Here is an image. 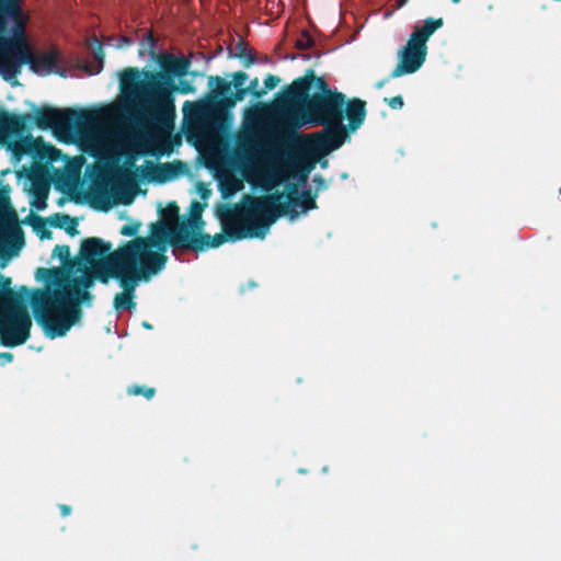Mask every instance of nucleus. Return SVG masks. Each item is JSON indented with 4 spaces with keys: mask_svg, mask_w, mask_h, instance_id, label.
Wrapping results in <instances>:
<instances>
[{
    "mask_svg": "<svg viewBox=\"0 0 561 561\" xmlns=\"http://www.w3.org/2000/svg\"><path fill=\"white\" fill-rule=\"evenodd\" d=\"M279 82L280 79L277 76L268 73L264 79V88L262 90H265L266 93L267 91L275 89Z\"/></svg>",
    "mask_w": 561,
    "mask_h": 561,
    "instance_id": "37",
    "label": "nucleus"
},
{
    "mask_svg": "<svg viewBox=\"0 0 561 561\" xmlns=\"http://www.w3.org/2000/svg\"><path fill=\"white\" fill-rule=\"evenodd\" d=\"M33 117L30 114L16 115L9 112L0 113V142L8 144L16 158L28 154L37 160L55 162L61 156V150L42 138H34L26 133V123Z\"/></svg>",
    "mask_w": 561,
    "mask_h": 561,
    "instance_id": "7",
    "label": "nucleus"
},
{
    "mask_svg": "<svg viewBox=\"0 0 561 561\" xmlns=\"http://www.w3.org/2000/svg\"><path fill=\"white\" fill-rule=\"evenodd\" d=\"M138 54L140 57H145L146 55H149L151 57L156 54V39L152 35V33H147L144 35L139 48Z\"/></svg>",
    "mask_w": 561,
    "mask_h": 561,
    "instance_id": "27",
    "label": "nucleus"
},
{
    "mask_svg": "<svg viewBox=\"0 0 561 561\" xmlns=\"http://www.w3.org/2000/svg\"><path fill=\"white\" fill-rule=\"evenodd\" d=\"M427 55V46L409 37L407 45L399 51V62L390 73V78L416 72L424 64Z\"/></svg>",
    "mask_w": 561,
    "mask_h": 561,
    "instance_id": "15",
    "label": "nucleus"
},
{
    "mask_svg": "<svg viewBox=\"0 0 561 561\" xmlns=\"http://www.w3.org/2000/svg\"><path fill=\"white\" fill-rule=\"evenodd\" d=\"M208 85L211 89L210 98L213 99H220L221 101L231 96V82L226 81L219 76H210L208 78Z\"/></svg>",
    "mask_w": 561,
    "mask_h": 561,
    "instance_id": "23",
    "label": "nucleus"
},
{
    "mask_svg": "<svg viewBox=\"0 0 561 561\" xmlns=\"http://www.w3.org/2000/svg\"><path fill=\"white\" fill-rule=\"evenodd\" d=\"M407 2L408 0H398V7H403Z\"/></svg>",
    "mask_w": 561,
    "mask_h": 561,
    "instance_id": "45",
    "label": "nucleus"
},
{
    "mask_svg": "<svg viewBox=\"0 0 561 561\" xmlns=\"http://www.w3.org/2000/svg\"><path fill=\"white\" fill-rule=\"evenodd\" d=\"M140 227H141V222L140 221H131V222H129L127 225H124L121 228L119 233L122 236H125V237H134V238H136Z\"/></svg>",
    "mask_w": 561,
    "mask_h": 561,
    "instance_id": "35",
    "label": "nucleus"
},
{
    "mask_svg": "<svg viewBox=\"0 0 561 561\" xmlns=\"http://www.w3.org/2000/svg\"><path fill=\"white\" fill-rule=\"evenodd\" d=\"M196 91L195 87L184 78L153 87L151 89L129 95L139 108L145 123L150 125L161 137L168 141L162 142L158 149L159 154L169 153L173 145H180L178 136L172 137L171 133L175 119L174 93L188 94Z\"/></svg>",
    "mask_w": 561,
    "mask_h": 561,
    "instance_id": "5",
    "label": "nucleus"
},
{
    "mask_svg": "<svg viewBox=\"0 0 561 561\" xmlns=\"http://www.w3.org/2000/svg\"><path fill=\"white\" fill-rule=\"evenodd\" d=\"M386 82H387V80H382V81L378 82L376 87L378 89H380V88H382L385 85Z\"/></svg>",
    "mask_w": 561,
    "mask_h": 561,
    "instance_id": "46",
    "label": "nucleus"
},
{
    "mask_svg": "<svg viewBox=\"0 0 561 561\" xmlns=\"http://www.w3.org/2000/svg\"><path fill=\"white\" fill-rule=\"evenodd\" d=\"M229 55L241 60L245 68H249L256 61L255 53L249 48L248 43L242 38H240L233 46L229 47Z\"/></svg>",
    "mask_w": 561,
    "mask_h": 561,
    "instance_id": "21",
    "label": "nucleus"
},
{
    "mask_svg": "<svg viewBox=\"0 0 561 561\" xmlns=\"http://www.w3.org/2000/svg\"><path fill=\"white\" fill-rule=\"evenodd\" d=\"M187 237L181 230L179 221L174 224L157 221L151 225L149 237H136L122 243L117 250L123 259L159 274L168 261L164 254L167 243L173 248L174 254L178 250L195 252V249H201L199 241Z\"/></svg>",
    "mask_w": 561,
    "mask_h": 561,
    "instance_id": "4",
    "label": "nucleus"
},
{
    "mask_svg": "<svg viewBox=\"0 0 561 561\" xmlns=\"http://www.w3.org/2000/svg\"><path fill=\"white\" fill-rule=\"evenodd\" d=\"M334 92L337 90L331 89L324 78L317 77L313 69H307L302 77L296 78L284 88L278 99V106L295 107L311 95H328Z\"/></svg>",
    "mask_w": 561,
    "mask_h": 561,
    "instance_id": "13",
    "label": "nucleus"
},
{
    "mask_svg": "<svg viewBox=\"0 0 561 561\" xmlns=\"http://www.w3.org/2000/svg\"><path fill=\"white\" fill-rule=\"evenodd\" d=\"M31 182H32V194L34 195L35 199H38V202H42L43 205H45V202H46V199L48 197V193H49L48 183L39 176L31 178Z\"/></svg>",
    "mask_w": 561,
    "mask_h": 561,
    "instance_id": "26",
    "label": "nucleus"
},
{
    "mask_svg": "<svg viewBox=\"0 0 561 561\" xmlns=\"http://www.w3.org/2000/svg\"><path fill=\"white\" fill-rule=\"evenodd\" d=\"M287 124L293 128L304 125L319 126L340 124L346 118L350 131L357 130L366 118V102L353 98L347 100L340 91L328 95H311L295 107H280Z\"/></svg>",
    "mask_w": 561,
    "mask_h": 561,
    "instance_id": "3",
    "label": "nucleus"
},
{
    "mask_svg": "<svg viewBox=\"0 0 561 561\" xmlns=\"http://www.w3.org/2000/svg\"><path fill=\"white\" fill-rule=\"evenodd\" d=\"M71 220V217L69 215H66V214H54L51 215L47 221L50 224V226L55 227V228H64L66 224H68V221Z\"/></svg>",
    "mask_w": 561,
    "mask_h": 561,
    "instance_id": "34",
    "label": "nucleus"
},
{
    "mask_svg": "<svg viewBox=\"0 0 561 561\" xmlns=\"http://www.w3.org/2000/svg\"><path fill=\"white\" fill-rule=\"evenodd\" d=\"M93 195L100 203L106 206H110L112 204V194L108 190L107 183L95 185V187L93 188Z\"/></svg>",
    "mask_w": 561,
    "mask_h": 561,
    "instance_id": "28",
    "label": "nucleus"
},
{
    "mask_svg": "<svg viewBox=\"0 0 561 561\" xmlns=\"http://www.w3.org/2000/svg\"><path fill=\"white\" fill-rule=\"evenodd\" d=\"M322 126V130L309 135L306 139H297L294 134L288 139L290 147L300 152L299 156L289 160L293 168L302 167L300 182L307 181V175L314 168L316 162L341 148L348 137V125L345 126L343 122Z\"/></svg>",
    "mask_w": 561,
    "mask_h": 561,
    "instance_id": "8",
    "label": "nucleus"
},
{
    "mask_svg": "<svg viewBox=\"0 0 561 561\" xmlns=\"http://www.w3.org/2000/svg\"><path fill=\"white\" fill-rule=\"evenodd\" d=\"M59 510H60V514L62 517H67L71 514L72 512V508L70 505H67V504H59L58 505Z\"/></svg>",
    "mask_w": 561,
    "mask_h": 561,
    "instance_id": "41",
    "label": "nucleus"
},
{
    "mask_svg": "<svg viewBox=\"0 0 561 561\" xmlns=\"http://www.w3.org/2000/svg\"><path fill=\"white\" fill-rule=\"evenodd\" d=\"M444 20L442 18L434 19L427 18L424 21L423 26L415 25L413 32L410 36L414 38V41H419L420 43L426 45L430 37L443 26Z\"/></svg>",
    "mask_w": 561,
    "mask_h": 561,
    "instance_id": "20",
    "label": "nucleus"
},
{
    "mask_svg": "<svg viewBox=\"0 0 561 561\" xmlns=\"http://www.w3.org/2000/svg\"><path fill=\"white\" fill-rule=\"evenodd\" d=\"M313 182L314 193L311 188L299 193L298 185L290 183L286 186V193L248 196L241 205L229 211L224 222L226 233L232 239H263L279 217L287 216L295 220L299 215L318 208V192L325 190L328 184L322 175H314Z\"/></svg>",
    "mask_w": 561,
    "mask_h": 561,
    "instance_id": "1",
    "label": "nucleus"
},
{
    "mask_svg": "<svg viewBox=\"0 0 561 561\" xmlns=\"http://www.w3.org/2000/svg\"><path fill=\"white\" fill-rule=\"evenodd\" d=\"M25 222L32 226L33 230L36 232L41 240L51 239L53 233L47 227L48 221L42 218L41 216L30 214L25 218Z\"/></svg>",
    "mask_w": 561,
    "mask_h": 561,
    "instance_id": "25",
    "label": "nucleus"
},
{
    "mask_svg": "<svg viewBox=\"0 0 561 561\" xmlns=\"http://www.w3.org/2000/svg\"><path fill=\"white\" fill-rule=\"evenodd\" d=\"M142 327L146 329H152V325L146 321L142 323Z\"/></svg>",
    "mask_w": 561,
    "mask_h": 561,
    "instance_id": "47",
    "label": "nucleus"
},
{
    "mask_svg": "<svg viewBox=\"0 0 561 561\" xmlns=\"http://www.w3.org/2000/svg\"><path fill=\"white\" fill-rule=\"evenodd\" d=\"M181 165V162L158 164L153 168L151 180L158 183L170 181L179 174Z\"/></svg>",
    "mask_w": 561,
    "mask_h": 561,
    "instance_id": "22",
    "label": "nucleus"
},
{
    "mask_svg": "<svg viewBox=\"0 0 561 561\" xmlns=\"http://www.w3.org/2000/svg\"><path fill=\"white\" fill-rule=\"evenodd\" d=\"M180 207L176 202H170L165 208L160 209V215L170 224H174L179 220Z\"/></svg>",
    "mask_w": 561,
    "mask_h": 561,
    "instance_id": "29",
    "label": "nucleus"
},
{
    "mask_svg": "<svg viewBox=\"0 0 561 561\" xmlns=\"http://www.w3.org/2000/svg\"><path fill=\"white\" fill-rule=\"evenodd\" d=\"M69 226H67L65 228L66 232L69 234V236H75L78 233V230H77V226H78V220L76 218H72L71 217V220L68 221Z\"/></svg>",
    "mask_w": 561,
    "mask_h": 561,
    "instance_id": "39",
    "label": "nucleus"
},
{
    "mask_svg": "<svg viewBox=\"0 0 561 561\" xmlns=\"http://www.w3.org/2000/svg\"><path fill=\"white\" fill-rule=\"evenodd\" d=\"M53 254L55 256H58L64 265L72 266L75 263L71 259L70 247L67 244H57L54 248Z\"/></svg>",
    "mask_w": 561,
    "mask_h": 561,
    "instance_id": "30",
    "label": "nucleus"
},
{
    "mask_svg": "<svg viewBox=\"0 0 561 561\" xmlns=\"http://www.w3.org/2000/svg\"><path fill=\"white\" fill-rule=\"evenodd\" d=\"M16 55L20 61L27 65L30 69L42 77L57 75L66 78L68 70L64 66V59L60 50L51 46L47 50H33L28 44L22 39V45H18Z\"/></svg>",
    "mask_w": 561,
    "mask_h": 561,
    "instance_id": "14",
    "label": "nucleus"
},
{
    "mask_svg": "<svg viewBox=\"0 0 561 561\" xmlns=\"http://www.w3.org/2000/svg\"><path fill=\"white\" fill-rule=\"evenodd\" d=\"M0 13L15 16L20 13L16 0H0Z\"/></svg>",
    "mask_w": 561,
    "mask_h": 561,
    "instance_id": "32",
    "label": "nucleus"
},
{
    "mask_svg": "<svg viewBox=\"0 0 561 561\" xmlns=\"http://www.w3.org/2000/svg\"><path fill=\"white\" fill-rule=\"evenodd\" d=\"M205 204L199 203L196 199H193L190 205V218L179 221L181 230L187 234L188 239H196L199 241L201 249H195V252H203L208 249L218 248L221 244H224L228 239L232 240L226 231L225 226L222 225V232L216 233L214 237L209 236L208 233H205L204 226L205 222L203 220V211L205 208ZM232 208H228L227 213L221 216V222L224 224L226 218L229 215V211L232 210ZM238 239H233V241H237Z\"/></svg>",
    "mask_w": 561,
    "mask_h": 561,
    "instance_id": "12",
    "label": "nucleus"
},
{
    "mask_svg": "<svg viewBox=\"0 0 561 561\" xmlns=\"http://www.w3.org/2000/svg\"><path fill=\"white\" fill-rule=\"evenodd\" d=\"M127 393L129 396H144L147 400H150L156 394V389L153 387L133 385L127 388Z\"/></svg>",
    "mask_w": 561,
    "mask_h": 561,
    "instance_id": "31",
    "label": "nucleus"
},
{
    "mask_svg": "<svg viewBox=\"0 0 561 561\" xmlns=\"http://www.w3.org/2000/svg\"><path fill=\"white\" fill-rule=\"evenodd\" d=\"M18 45H22V39H10L0 47V73L5 80L15 78L20 72V61Z\"/></svg>",
    "mask_w": 561,
    "mask_h": 561,
    "instance_id": "17",
    "label": "nucleus"
},
{
    "mask_svg": "<svg viewBox=\"0 0 561 561\" xmlns=\"http://www.w3.org/2000/svg\"><path fill=\"white\" fill-rule=\"evenodd\" d=\"M454 3H458L460 0H451Z\"/></svg>",
    "mask_w": 561,
    "mask_h": 561,
    "instance_id": "52",
    "label": "nucleus"
},
{
    "mask_svg": "<svg viewBox=\"0 0 561 561\" xmlns=\"http://www.w3.org/2000/svg\"><path fill=\"white\" fill-rule=\"evenodd\" d=\"M10 277L0 275V343L7 347L24 344L31 335L32 320L26 297L11 288Z\"/></svg>",
    "mask_w": 561,
    "mask_h": 561,
    "instance_id": "6",
    "label": "nucleus"
},
{
    "mask_svg": "<svg viewBox=\"0 0 561 561\" xmlns=\"http://www.w3.org/2000/svg\"><path fill=\"white\" fill-rule=\"evenodd\" d=\"M106 41H107V43L114 42V41H115V37L110 36V37H107V38H106Z\"/></svg>",
    "mask_w": 561,
    "mask_h": 561,
    "instance_id": "49",
    "label": "nucleus"
},
{
    "mask_svg": "<svg viewBox=\"0 0 561 561\" xmlns=\"http://www.w3.org/2000/svg\"><path fill=\"white\" fill-rule=\"evenodd\" d=\"M8 173H10V169H7V170L1 171L0 175H1V176H4V175H7Z\"/></svg>",
    "mask_w": 561,
    "mask_h": 561,
    "instance_id": "48",
    "label": "nucleus"
},
{
    "mask_svg": "<svg viewBox=\"0 0 561 561\" xmlns=\"http://www.w3.org/2000/svg\"><path fill=\"white\" fill-rule=\"evenodd\" d=\"M385 102L392 108V110H401L404 105L403 98L399 94L392 98H386Z\"/></svg>",
    "mask_w": 561,
    "mask_h": 561,
    "instance_id": "38",
    "label": "nucleus"
},
{
    "mask_svg": "<svg viewBox=\"0 0 561 561\" xmlns=\"http://www.w3.org/2000/svg\"><path fill=\"white\" fill-rule=\"evenodd\" d=\"M188 105H190V106H194V107H195V108H197V110H201V105H198V104H196V103H191V102H188V101H187V102H185L184 107H186V106H188Z\"/></svg>",
    "mask_w": 561,
    "mask_h": 561,
    "instance_id": "44",
    "label": "nucleus"
},
{
    "mask_svg": "<svg viewBox=\"0 0 561 561\" xmlns=\"http://www.w3.org/2000/svg\"><path fill=\"white\" fill-rule=\"evenodd\" d=\"M154 273L140 267L125 259L122 260L116 273L103 274L102 280L110 282L111 279L117 280L121 293H117L113 300L115 310H134L136 309V288L141 282H148Z\"/></svg>",
    "mask_w": 561,
    "mask_h": 561,
    "instance_id": "11",
    "label": "nucleus"
},
{
    "mask_svg": "<svg viewBox=\"0 0 561 561\" xmlns=\"http://www.w3.org/2000/svg\"><path fill=\"white\" fill-rule=\"evenodd\" d=\"M327 164H328V161H327V160H324V161L321 163V167H322V168H325V167H327Z\"/></svg>",
    "mask_w": 561,
    "mask_h": 561,
    "instance_id": "50",
    "label": "nucleus"
},
{
    "mask_svg": "<svg viewBox=\"0 0 561 561\" xmlns=\"http://www.w3.org/2000/svg\"><path fill=\"white\" fill-rule=\"evenodd\" d=\"M314 45V39L312 36L307 32L302 31L300 37L296 41V48L299 50H306L311 48Z\"/></svg>",
    "mask_w": 561,
    "mask_h": 561,
    "instance_id": "33",
    "label": "nucleus"
},
{
    "mask_svg": "<svg viewBox=\"0 0 561 561\" xmlns=\"http://www.w3.org/2000/svg\"><path fill=\"white\" fill-rule=\"evenodd\" d=\"M112 252L111 242H105L98 237H90L82 240L79 257L90 266H94Z\"/></svg>",
    "mask_w": 561,
    "mask_h": 561,
    "instance_id": "18",
    "label": "nucleus"
},
{
    "mask_svg": "<svg viewBox=\"0 0 561 561\" xmlns=\"http://www.w3.org/2000/svg\"><path fill=\"white\" fill-rule=\"evenodd\" d=\"M36 279L45 283V288L30 290L21 286V293L30 298L36 323L49 339L61 337L82 317L81 305L93 299L83 288H70V276L61 267H39Z\"/></svg>",
    "mask_w": 561,
    "mask_h": 561,
    "instance_id": "2",
    "label": "nucleus"
},
{
    "mask_svg": "<svg viewBox=\"0 0 561 561\" xmlns=\"http://www.w3.org/2000/svg\"><path fill=\"white\" fill-rule=\"evenodd\" d=\"M90 48L92 50L94 61L89 65H85L84 69L90 75H96V73L101 72V70L103 69L104 57H105L104 51H103V46H102V43L98 38L94 37L90 42Z\"/></svg>",
    "mask_w": 561,
    "mask_h": 561,
    "instance_id": "24",
    "label": "nucleus"
},
{
    "mask_svg": "<svg viewBox=\"0 0 561 561\" xmlns=\"http://www.w3.org/2000/svg\"><path fill=\"white\" fill-rule=\"evenodd\" d=\"M103 113L100 110L41 107L34 122L41 129H51L59 140L70 138L75 131L88 130L101 123Z\"/></svg>",
    "mask_w": 561,
    "mask_h": 561,
    "instance_id": "10",
    "label": "nucleus"
},
{
    "mask_svg": "<svg viewBox=\"0 0 561 561\" xmlns=\"http://www.w3.org/2000/svg\"><path fill=\"white\" fill-rule=\"evenodd\" d=\"M13 358H14V356L10 352H2V353H0V364L2 366L11 363L13 360Z\"/></svg>",
    "mask_w": 561,
    "mask_h": 561,
    "instance_id": "40",
    "label": "nucleus"
},
{
    "mask_svg": "<svg viewBox=\"0 0 561 561\" xmlns=\"http://www.w3.org/2000/svg\"><path fill=\"white\" fill-rule=\"evenodd\" d=\"M257 87H259V79L257 78L252 79L250 81L249 87L245 88V89H248V94L250 93L256 99L262 98L265 94V90H262V89L259 90Z\"/></svg>",
    "mask_w": 561,
    "mask_h": 561,
    "instance_id": "36",
    "label": "nucleus"
},
{
    "mask_svg": "<svg viewBox=\"0 0 561 561\" xmlns=\"http://www.w3.org/2000/svg\"><path fill=\"white\" fill-rule=\"evenodd\" d=\"M160 71L144 70L138 68H126L121 72L119 87L125 95L151 89L153 87L170 82L178 78H184L190 73L191 60L187 57H175L170 54L159 58Z\"/></svg>",
    "mask_w": 561,
    "mask_h": 561,
    "instance_id": "9",
    "label": "nucleus"
},
{
    "mask_svg": "<svg viewBox=\"0 0 561 561\" xmlns=\"http://www.w3.org/2000/svg\"><path fill=\"white\" fill-rule=\"evenodd\" d=\"M123 256L118 252V250H114L110 255L105 256L94 266H90V271H84L83 274L79 277L70 278V284L68 287L70 288H83L88 290L93 287L95 279H98L101 284H108V282L102 280L103 274H112L116 273Z\"/></svg>",
    "mask_w": 561,
    "mask_h": 561,
    "instance_id": "16",
    "label": "nucleus"
},
{
    "mask_svg": "<svg viewBox=\"0 0 561 561\" xmlns=\"http://www.w3.org/2000/svg\"><path fill=\"white\" fill-rule=\"evenodd\" d=\"M208 191L205 188L204 192L202 193V197H205Z\"/></svg>",
    "mask_w": 561,
    "mask_h": 561,
    "instance_id": "51",
    "label": "nucleus"
},
{
    "mask_svg": "<svg viewBox=\"0 0 561 561\" xmlns=\"http://www.w3.org/2000/svg\"><path fill=\"white\" fill-rule=\"evenodd\" d=\"M133 41L131 38L127 37V36H122L119 39H118V43L116 45L117 48H122L124 46H129L131 45Z\"/></svg>",
    "mask_w": 561,
    "mask_h": 561,
    "instance_id": "42",
    "label": "nucleus"
},
{
    "mask_svg": "<svg viewBox=\"0 0 561 561\" xmlns=\"http://www.w3.org/2000/svg\"><path fill=\"white\" fill-rule=\"evenodd\" d=\"M248 80V75L243 71H237L232 73V82L231 85L234 87L236 92L232 96L226 98L225 100H221L216 105L217 108L225 107L230 108L236 105L237 101H242L248 95V89H245L243 85L245 81Z\"/></svg>",
    "mask_w": 561,
    "mask_h": 561,
    "instance_id": "19",
    "label": "nucleus"
},
{
    "mask_svg": "<svg viewBox=\"0 0 561 561\" xmlns=\"http://www.w3.org/2000/svg\"><path fill=\"white\" fill-rule=\"evenodd\" d=\"M34 206L37 208V209H44L46 207V204L43 205L42 202H38V199H35L34 202Z\"/></svg>",
    "mask_w": 561,
    "mask_h": 561,
    "instance_id": "43",
    "label": "nucleus"
}]
</instances>
